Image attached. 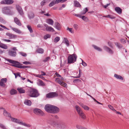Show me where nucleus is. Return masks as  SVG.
<instances>
[{
    "label": "nucleus",
    "mask_w": 129,
    "mask_h": 129,
    "mask_svg": "<svg viewBox=\"0 0 129 129\" xmlns=\"http://www.w3.org/2000/svg\"><path fill=\"white\" fill-rule=\"evenodd\" d=\"M77 57V56L75 54H69L68 58V63L71 64L74 63L76 61Z\"/></svg>",
    "instance_id": "obj_1"
},
{
    "label": "nucleus",
    "mask_w": 129,
    "mask_h": 129,
    "mask_svg": "<svg viewBox=\"0 0 129 129\" xmlns=\"http://www.w3.org/2000/svg\"><path fill=\"white\" fill-rule=\"evenodd\" d=\"M11 118V120L12 121L19 124L20 125H21L27 127H30L31 126V125L29 124H27L25 122H23L21 121H20L19 119H17L12 118V117Z\"/></svg>",
    "instance_id": "obj_2"
},
{
    "label": "nucleus",
    "mask_w": 129,
    "mask_h": 129,
    "mask_svg": "<svg viewBox=\"0 0 129 129\" xmlns=\"http://www.w3.org/2000/svg\"><path fill=\"white\" fill-rule=\"evenodd\" d=\"M75 108L78 113L80 116L83 119H85L86 118L85 115L83 112L80 107L76 105Z\"/></svg>",
    "instance_id": "obj_3"
},
{
    "label": "nucleus",
    "mask_w": 129,
    "mask_h": 129,
    "mask_svg": "<svg viewBox=\"0 0 129 129\" xmlns=\"http://www.w3.org/2000/svg\"><path fill=\"white\" fill-rule=\"evenodd\" d=\"M29 95L31 97H37L39 95L38 91L34 89H31L29 90Z\"/></svg>",
    "instance_id": "obj_4"
},
{
    "label": "nucleus",
    "mask_w": 129,
    "mask_h": 129,
    "mask_svg": "<svg viewBox=\"0 0 129 129\" xmlns=\"http://www.w3.org/2000/svg\"><path fill=\"white\" fill-rule=\"evenodd\" d=\"M17 50L16 47H14L12 49L8 50V54L11 56L15 57L17 55L16 51Z\"/></svg>",
    "instance_id": "obj_5"
},
{
    "label": "nucleus",
    "mask_w": 129,
    "mask_h": 129,
    "mask_svg": "<svg viewBox=\"0 0 129 129\" xmlns=\"http://www.w3.org/2000/svg\"><path fill=\"white\" fill-rule=\"evenodd\" d=\"M7 61L10 63L13 64L12 65V66L20 68L21 65L20 63L18 61L10 59H8Z\"/></svg>",
    "instance_id": "obj_6"
},
{
    "label": "nucleus",
    "mask_w": 129,
    "mask_h": 129,
    "mask_svg": "<svg viewBox=\"0 0 129 129\" xmlns=\"http://www.w3.org/2000/svg\"><path fill=\"white\" fill-rule=\"evenodd\" d=\"M58 95L55 92H51L47 94L46 96L47 98H51L57 97Z\"/></svg>",
    "instance_id": "obj_7"
},
{
    "label": "nucleus",
    "mask_w": 129,
    "mask_h": 129,
    "mask_svg": "<svg viewBox=\"0 0 129 129\" xmlns=\"http://www.w3.org/2000/svg\"><path fill=\"white\" fill-rule=\"evenodd\" d=\"M34 113L37 115L42 116L44 114V113L40 109L35 108L33 110Z\"/></svg>",
    "instance_id": "obj_8"
},
{
    "label": "nucleus",
    "mask_w": 129,
    "mask_h": 129,
    "mask_svg": "<svg viewBox=\"0 0 129 129\" xmlns=\"http://www.w3.org/2000/svg\"><path fill=\"white\" fill-rule=\"evenodd\" d=\"M14 2L13 0H3L0 3L1 4L10 5L12 4Z\"/></svg>",
    "instance_id": "obj_9"
},
{
    "label": "nucleus",
    "mask_w": 129,
    "mask_h": 129,
    "mask_svg": "<svg viewBox=\"0 0 129 129\" xmlns=\"http://www.w3.org/2000/svg\"><path fill=\"white\" fill-rule=\"evenodd\" d=\"M13 7H5L2 8V11L3 13L7 14L8 13L9 10L13 9Z\"/></svg>",
    "instance_id": "obj_10"
},
{
    "label": "nucleus",
    "mask_w": 129,
    "mask_h": 129,
    "mask_svg": "<svg viewBox=\"0 0 129 129\" xmlns=\"http://www.w3.org/2000/svg\"><path fill=\"white\" fill-rule=\"evenodd\" d=\"M55 81H56L60 85L64 87H67V85L66 83L61 81L59 78H57L55 79Z\"/></svg>",
    "instance_id": "obj_11"
},
{
    "label": "nucleus",
    "mask_w": 129,
    "mask_h": 129,
    "mask_svg": "<svg viewBox=\"0 0 129 129\" xmlns=\"http://www.w3.org/2000/svg\"><path fill=\"white\" fill-rule=\"evenodd\" d=\"M52 105H47L45 107V109L47 112L52 113Z\"/></svg>",
    "instance_id": "obj_12"
},
{
    "label": "nucleus",
    "mask_w": 129,
    "mask_h": 129,
    "mask_svg": "<svg viewBox=\"0 0 129 129\" xmlns=\"http://www.w3.org/2000/svg\"><path fill=\"white\" fill-rule=\"evenodd\" d=\"M103 48L106 52L110 54H112L114 53L113 50L106 46H104Z\"/></svg>",
    "instance_id": "obj_13"
},
{
    "label": "nucleus",
    "mask_w": 129,
    "mask_h": 129,
    "mask_svg": "<svg viewBox=\"0 0 129 129\" xmlns=\"http://www.w3.org/2000/svg\"><path fill=\"white\" fill-rule=\"evenodd\" d=\"M16 8L20 15L22 16L23 15V12L21 7L18 5H16Z\"/></svg>",
    "instance_id": "obj_14"
},
{
    "label": "nucleus",
    "mask_w": 129,
    "mask_h": 129,
    "mask_svg": "<svg viewBox=\"0 0 129 129\" xmlns=\"http://www.w3.org/2000/svg\"><path fill=\"white\" fill-rule=\"evenodd\" d=\"M44 25L46 27V31H49L53 32L54 31V29L51 26H48V25L46 24H44Z\"/></svg>",
    "instance_id": "obj_15"
},
{
    "label": "nucleus",
    "mask_w": 129,
    "mask_h": 129,
    "mask_svg": "<svg viewBox=\"0 0 129 129\" xmlns=\"http://www.w3.org/2000/svg\"><path fill=\"white\" fill-rule=\"evenodd\" d=\"M59 109L56 106L52 105V113H56L58 112L59 111Z\"/></svg>",
    "instance_id": "obj_16"
},
{
    "label": "nucleus",
    "mask_w": 129,
    "mask_h": 129,
    "mask_svg": "<svg viewBox=\"0 0 129 129\" xmlns=\"http://www.w3.org/2000/svg\"><path fill=\"white\" fill-rule=\"evenodd\" d=\"M6 34L7 36L9 37L10 39H15L17 37V36L16 35L11 33H7Z\"/></svg>",
    "instance_id": "obj_17"
},
{
    "label": "nucleus",
    "mask_w": 129,
    "mask_h": 129,
    "mask_svg": "<svg viewBox=\"0 0 129 129\" xmlns=\"http://www.w3.org/2000/svg\"><path fill=\"white\" fill-rule=\"evenodd\" d=\"M58 0L55 1L54 0L52 2L50 3L49 4V6L50 7H51L56 4H58L59 3V1Z\"/></svg>",
    "instance_id": "obj_18"
},
{
    "label": "nucleus",
    "mask_w": 129,
    "mask_h": 129,
    "mask_svg": "<svg viewBox=\"0 0 129 129\" xmlns=\"http://www.w3.org/2000/svg\"><path fill=\"white\" fill-rule=\"evenodd\" d=\"M14 21L18 25L20 26L21 25V23L20 20L17 17L14 18Z\"/></svg>",
    "instance_id": "obj_19"
},
{
    "label": "nucleus",
    "mask_w": 129,
    "mask_h": 129,
    "mask_svg": "<svg viewBox=\"0 0 129 129\" xmlns=\"http://www.w3.org/2000/svg\"><path fill=\"white\" fill-rule=\"evenodd\" d=\"M65 124L63 122H61L57 126V128L60 129H63L65 127Z\"/></svg>",
    "instance_id": "obj_20"
},
{
    "label": "nucleus",
    "mask_w": 129,
    "mask_h": 129,
    "mask_svg": "<svg viewBox=\"0 0 129 129\" xmlns=\"http://www.w3.org/2000/svg\"><path fill=\"white\" fill-rule=\"evenodd\" d=\"M55 27L57 30H59L60 29L61 26L60 24L58 22H55L54 24Z\"/></svg>",
    "instance_id": "obj_21"
},
{
    "label": "nucleus",
    "mask_w": 129,
    "mask_h": 129,
    "mask_svg": "<svg viewBox=\"0 0 129 129\" xmlns=\"http://www.w3.org/2000/svg\"><path fill=\"white\" fill-rule=\"evenodd\" d=\"M10 27L13 31L16 33L18 34H21V31L17 28L12 27L11 26Z\"/></svg>",
    "instance_id": "obj_22"
},
{
    "label": "nucleus",
    "mask_w": 129,
    "mask_h": 129,
    "mask_svg": "<svg viewBox=\"0 0 129 129\" xmlns=\"http://www.w3.org/2000/svg\"><path fill=\"white\" fill-rule=\"evenodd\" d=\"M3 114L6 117H10V118H11L10 114L7 112L5 110H4V111Z\"/></svg>",
    "instance_id": "obj_23"
},
{
    "label": "nucleus",
    "mask_w": 129,
    "mask_h": 129,
    "mask_svg": "<svg viewBox=\"0 0 129 129\" xmlns=\"http://www.w3.org/2000/svg\"><path fill=\"white\" fill-rule=\"evenodd\" d=\"M115 11L118 13L120 14L122 13V10L121 9L118 7H116L115 9Z\"/></svg>",
    "instance_id": "obj_24"
},
{
    "label": "nucleus",
    "mask_w": 129,
    "mask_h": 129,
    "mask_svg": "<svg viewBox=\"0 0 129 129\" xmlns=\"http://www.w3.org/2000/svg\"><path fill=\"white\" fill-rule=\"evenodd\" d=\"M114 77L117 79L121 80H123V78L122 77L116 74H114Z\"/></svg>",
    "instance_id": "obj_25"
},
{
    "label": "nucleus",
    "mask_w": 129,
    "mask_h": 129,
    "mask_svg": "<svg viewBox=\"0 0 129 129\" xmlns=\"http://www.w3.org/2000/svg\"><path fill=\"white\" fill-rule=\"evenodd\" d=\"M24 104L30 106L31 104V101L30 100H25L24 102Z\"/></svg>",
    "instance_id": "obj_26"
},
{
    "label": "nucleus",
    "mask_w": 129,
    "mask_h": 129,
    "mask_svg": "<svg viewBox=\"0 0 129 129\" xmlns=\"http://www.w3.org/2000/svg\"><path fill=\"white\" fill-rule=\"evenodd\" d=\"M0 47L5 49H7L8 48L7 46L6 45L1 43H0Z\"/></svg>",
    "instance_id": "obj_27"
},
{
    "label": "nucleus",
    "mask_w": 129,
    "mask_h": 129,
    "mask_svg": "<svg viewBox=\"0 0 129 129\" xmlns=\"http://www.w3.org/2000/svg\"><path fill=\"white\" fill-rule=\"evenodd\" d=\"M17 91L16 90L14 89H12L10 91V93L12 95L15 94H16Z\"/></svg>",
    "instance_id": "obj_28"
},
{
    "label": "nucleus",
    "mask_w": 129,
    "mask_h": 129,
    "mask_svg": "<svg viewBox=\"0 0 129 129\" xmlns=\"http://www.w3.org/2000/svg\"><path fill=\"white\" fill-rule=\"evenodd\" d=\"M47 22L50 25H53L54 21L52 20L51 19H49L47 20Z\"/></svg>",
    "instance_id": "obj_29"
},
{
    "label": "nucleus",
    "mask_w": 129,
    "mask_h": 129,
    "mask_svg": "<svg viewBox=\"0 0 129 129\" xmlns=\"http://www.w3.org/2000/svg\"><path fill=\"white\" fill-rule=\"evenodd\" d=\"M17 90L20 93H24L25 92V90L22 88H18Z\"/></svg>",
    "instance_id": "obj_30"
},
{
    "label": "nucleus",
    "mask_w": 129,
    "mask_h": 129,
    "mask_svg": "<svg viewBox=\"0 0 129 129\" xmlns=\"http://www.w3.org/2000/svg\"><path fill=\"white\" fill-rule=\"evenodd\" d=\"M51 124L55 126L57 128V126L59 124L54 121H52L51 123Z\"/></svg>",
    "instance_id": "obj_31"
},
{
    "label": "nucleus",
    "mask_w": 129,
    "mask_h": 129,
    "mask_svg": "<svg viewBox=\"0 0 129 129\" xmlns=\"http://www.w3.org/2000/svg\"><path fill=\"white\" fill-rule=\"evenodd\" d=\"M36 51L39 53H43L44 52V50L42 48H39L37 49Z\"/></svg>",
    "instance_id": "obj_32"
},
{
    "label": "nucleus",
    "mask_w": 129,
    "mask_h": 129,
    "mask_svg": "<svg viewBox=\"0 0 129 129\" xmlns=\"http://www.w3.org/2000/svg\"><path fill=\"white\" fill-rule=\"evenodd\" d=\"M92 46L94 48L98 51H102V49L100 48L95 45H93Z\"/></svg>",
    "instance_id": "obj_33"
},
{
    "label": "nucleus",
    "mask_w": 129,
    "mask_h": 129,
    "mask_svg": "<svg viewBox=\"0 0 129 129\" xmlns=\"http://www.w3.org/2000/svg\"><path fill=\"white\" fill-rule=\"evenodd\" d=\"M74 4L75 7H79L81 6L79 3L77 1H74Z\"/></svg>",
    "instance_id": "obj_34"
},
{
    "label": "nucleus",
    "mask_w": 129,
    "mask_h": 129,
    "mask_svg": "<svg viewBox=\"0 0 129 129\" xmlns=\"http://www.w3.org/2000/svg\"><path fill=\"white\" fill-rule=\"evenodd\" d=\"M39 82L38 83V85L39 86H44L45 85V84L40 79L38 80Z\"/></svg>",
    "instance_id": "obj_35"
},
{
    "label": "nucleus",
    "mask_w": 129,
    "mask_h": 129,
    "mask_svg": "<svg viewBox=\"0 0 129 129\" xmlns=\"http://www.w3.org/2000/svg\"><path fill=\"white\" fill-rule=\"evenodd\" d=\"M115 44L116 46L119 48H122V46L120 43L117 42H115Z\"/></svg>",
    "instance_id": "obj_36"
},
{
    "label": "nucleus",
    "mask_w": 129,
    "mask_h": 129,
    "mask_svg": "<svg viewBox=\"0 0 129 129\" xmlns=\"http://www.w3.org/2000/svg\"><path fill=\"white\" fill-rule=\"evenodd\" d=\"M103 17H105L106 18H110L111 19H114L115 18V17H114L112 16V15H107L103 16Z\"/></svg>",
    "instance_id": "obj_37"
},
{
    "label": "nucleus",
    "mask_w": 129,
    "mask_h": 129,
    "mask_svg": "<svg viewBox=\"0 0 129 129\" xmlns=\"http://www.w3.org/2000/svg\"><path fill=\"white\" fill-rule=\"evenodd\" d=\"M27 27L28 30L29 31L30 33H32L33 32V30H32V29L31 27V26L30 25H27Z\"/></svg>",
    "instance_id": "obj_38"
},
{
    "label": "nucleus",
    "mask_w": 129,
    "mask_h": 129,
    "mask_svg": "<svg viewBox=\"0 0 129 129\" xmlns=\"http://www.w3.org/2000/svg\"><path fill=\"white\" fill-rule=\"evenodd\" d=\"M64 41L65 43L67 45V46H68L69 45V42L67 39L66 38H64Z\"/></svg>",
    "instance_id": "obj_39"
},
{
    "label": "nucleus",
    "mask_w": 129,
    "mask_h": 129,
    "mask_svg": "<svg viewBox=\"0 0 129 129\" xmlns=\"http://www.w3.org/2000/svg\"><path fill=\"white\" fill-rule=\"evenodd\" d=\"M34 14L33 13H31L28 15V17L30 19L33 18L34 17Z\"/></svg>",
    "instance_id": "obj_40"
},
{
    "label": "nucleus",
    "mask_w": 129,
    "mask_h": 129,
    "mask_svg": "<svg viewBox=\"0 0 129 129\" xmlns=\"http://www.w3.org/2000/svg\"><path fill=\"white\" fill-rule=\"evenodd\" d=\"M8 13H7V15H13L15 12L14 11H13L10 10H9Z\"/></svg>",
    "instance_id": "obj_41"
},
{
    "label": "nucleus",
    "mask_w": 129,
    "mask_h": 129,
    "mask_svg": "<svg viewBox=\"0 0 129 129\" xmlns=\"http://www.w3.org/2000/svg\"><path fill=\"white\" fill-rule=\"evenodd\" d=\"M60 40V38L58 37H56L54 40V42L56 43L58 42Z\"/></svg>",
    "instance_id": "obj_42"
},
{
    "label": "nucleus",
    "mask_w": 129,
    "mask_h": 129,
    "mask_svg": "<svg viewBox=\"0 0 129 129\" xmlns=\"http://www.w3.org/2000/svg\"><path fill=\"white\" fill-rule=\"evenodd\" d=\"M50 37L51 35H50L47 34L44 36V38L46 40L48 38H50Z\"/></svg>",
    "instance_id": "obj_43"
},
{
    "label": "nucleus",
    "mask_w": 129,
    "mask_h": 129,
    "mask_svg": "<svg viewBox=\"0 0 129 129\" xmlns=\"http://www.w3.org/2000/svg\"><path fill=\"white\" fill-rule=\"evenodd\" d=\"M88 11V9L87 8H86L81 12V14L83 15L86 12Z\"/></svg>",
    "instance_id": "obj_44"
},
{
    "label": "nucleus",
    "mask_w": 129,
    "mask_h": 129,
    "mask_svg": "<svg viewBox=\"0 0 129 129\" xmlns=\"http://www.w3.org/2000/svg\"><path fill=\"white\" fill-rule=\"evenodd\" d=\"M81 18L83 20H84L85 21H86L88 20V18L84 16H81Z\"/></svg>",
    "instance_id": "obj_45"
},
{
    "label": "nucleus",
    "mask_w": 129,
    "mask_h": 129,
    "mask_svg": "<svg viewBox=\"0 0 129 129\" xmlns=\"http://www.w3.org/2000/svg\"><path fill=\"white\" fill-rule=\"evenodd\" d=\"M67 30H69L71 33H74V30H72V28H70L69 27H68L67 28Z\"/></svg>",
    "instance_id": "obj_46"
},
{
    "label": "nucleus",
    "mask_w": 129,
    "mask_h": 129,
    "mask_svg": "<svg viewBox=\"0 0 129 129\" xmlns=\"http://www.w3.org/2000/svg\"><path fill=\"white\" fill-rule=\"evenodd\" d=\"M41 75H35V76L37 77L40 78L42 79H44V77L42 76Z\"/></svg>",
    "instance_id": "obj_47"
},
{
    "label": "nucleus",
    "mask_w": 129,
    "mask_h": 129,
    "mask_svg": "<svg viewBox=\"0 0 129 129\" xmlns=\"http://www.w3.org/2000/svg\"><path fill=\"white\" fill-rule=\"evenodd\" d=\"M20 73H14V74L15 75V78H17L18 76H19V77H21V76L20 75Z\"/></svg>",
    "instance_id": "obj_48"
},
{
    "label": "nucleus",
    "mask_w": 129,
    "mask_h": 129,
    "mask_svg": "<svg viewBox=\"0 0 129 129\" xmlns=\"http://www.w3.org/2000/svg\"><path fill=\"white\" fill-rule=\"evenodd\" d=\"M0 21L2 23L5 24L6 22L2 17H0Z\"/></svg>",
    "instance_id": "obj_49"
},
{
    "label": "nucleus",
    "mask_w": 129,
    "mask_h": 129,
    "mask_svg": "<svg viewBox=\"0 0 129 129\" xmlns=\"http://www.w3.org/2000/svg\"><path fill=\"white\" fill-rule=\"evenodd\" d=\"M19 53L20 54L24 57H26L27 56V54L26 53L23 52H19Z\"/></svg>",
    "instance_id": "obj_50"
},
{
    "label": "nucleus",
    "mask_w": 129,
    "mask_h": 129,
    "mask_svg": "<svg viewBox=\"0 0 129 129\" xmlns=\"http://www.w3.org/2000/svg\"><path fill=\"white\" fill-rule=\"evenodd\" d=\"M73 27L76 30H77L78 28V25L76 24H75L73 25Z\"/></svg>",
    "instance_id": "obj_51"
},
{
    "label": "nucleus",
    "mask_w": 129,
    "mask_h": 129,
    "mask_svg": "<svg viewBox=\"0 0 129 129\" xmlns=\"http://www.w3.org/2000/svg\"><path fill=\"white\" fill-rule=\"evenodd\" d=\"M47 0H44L42 1L41 3V5L42 6L44 5L47 2Z\"/></svg>",
    "instance_id": "obj_52"
},
{
    "label": "nucleus",
    "mask_w": 129,
    "mask_h": 129,
    "mask_svg": "<svg viewBox=\"0 0 129 129\" xmlns=\"http://www.w3.org/2000/svg\"><path fill=\"white\" fill-rule=\"evenodd\" d=\"M1 81L4 83L7 82V79L6 78H2L1 79Z\"/></svg>",
    "instance_id": "obj_53"
},
{
    "label": "nucleus",
    "mask_w": 129,
    "mask_h": 129,
    "mask_svg": "<svg viewBox=\"0 0 129 129\" xmlns=\"http://www.w3.org/2000/svg\"><path fill=\"white\" fill-rule=\"evenodd\" d=\"M108 107L111 110L116 111L114 109L113 107L110 105H108Z\"/></svg>",
    "instance_id": "obj_54"
},
{
    "label": "nucleus",
    "mask_w": 129,
    "mask_h": 129,
    "mask_svg": "<svg viewBox=\"0 0 129 129\" xmlns=\"http://www.w3.org/2000/svg\"><path fill=\"white\" fill-rule=\"evenodd\" d=\"M83 108L85 110H88L89 109V108L88 106L84 105V106L83 107Z\"/></svg>",
    "instance_id": "obj_55"
},
{
    "label": "nucleus",
    "mask_w": 129,
    "mask_h": 129,
    "mask_svg": "<svg viewBox=\"0 0 129 129\" xmlns=\"http://www.w3.org/2000/svg\"><path fill=\"white\" fill-rule=\"evenodd\" d=\"M79 76L77 77H75L76 78H79L81 76V74L82 73L81 71L80 70H79Z\"/></svg>",
    "instance_id": "obj_56"
},
{
    "label": "nucleus",
    "mask_w": 129,
    "mask_h": 129,
    "mask_svg": "<svg viewBox=\"0 0 129 129\" xmlns=\"http://www.w3.org/2000/svg\"><path fill=\"white\" fill-rule=\"evenodd\" d=\"M0 86H1L5 87V84L1 81H0Z\"/></svg>",
    "instance_id": "obj_57"
},
{
    "label": "nucleus",
    "mask_w": 129,
    "mask_h": 129,
    "mask_svg": "<svg viewBox=\"0 0 129 129\" xmlns=\"http://www.w3.org/2000/svg\"><path fill=\"white\" fill-rule=\"evenodd\" d=\"M50 59V57H47L45 59H44L43 61L45 62L46 61H48L49 59Z\"/></svg>",
    "instance_id": "obj_58"
},
{
    "label": "nucleus",
    "mask_w": 129,
    "mask_h": 129,
    "mask_svg": "<svg viewBox=\"0 0 129 129\" xmlns=\"http://www.w3.org/2000/svg\"><path fill=\"white\" fill-rule=\"evenodd\" d=\"M81 59L82 61V65L84 67L86 66L87 64L85 62L83 61V60L82 59Z\"/></svg>",
    "instance_id": "obj_59"
},
{
    "label": "nucleus",
    "mask_w": 129,
    "mask_h": 129,
    "mask_svg": "<svg viewBox=\"0 0 129 129\" xmlns=\"http://www.w3.org/2000/svg\"><path fill=\"white\" fill-rule=\"evenodd\" d=\"M121 42L123 43L124 44L126 43V41L125 40L123 39H121L120 40Z\"/></svg>",
    "instance_id": "obj_60"
},
{
    "label": "nucleus",
    "mask_w": 129,
    "mask_h": 129,
    "mask_svg": "<svg viewBox=\"0 0 129 129\" xmlns=\"http://www.w3.org/2000/svg\"><path fill=\"white\" fill-rule=\"evenodd\" d=\"M108 45L110 47H111L112 48H113V46L111 43L109 42H108Z\"/></svg>",
    "instance_id": "obj_61"
},
{
    "label": "nucleus",
    "mask_w": 129,
    "mask_h": 129,
    "mask_svg": "<svg viewBox=\"0 0 129 129\" xmlns=\"http://www.w3.org/2000/svg\"><path fill=\"white\" fill-rule=\"evenodd\" d=\"M29 67L28 66H22L21 65L20 69H24V68H28Z\"/></svg>",
    "instance_id": "obj_62"
},
{
    "label": "nucleus",
    "mask_w": 129,
    "mask_h": 129,
    "mask_svg": "<svg viewBox=\"0 0 129 129\" xmlns=\"http://www.w3.org/2000/svg\"><path fill=\"white\" fill-rule=\"evenodd\" d=\"M23 63L25 64H30V62L27 61L23 62Z\"/></svg>",
    "instance_id": "obj_63"
},
{
    "label": "nucleus",
    "mask_w": 129,
    "mask_h": 129,
    "mask_svg": "<svg viewBox=\"0 0 129 129\" xmlns=\"http://www.w3.org/2000/svg\"><path fill=\"white\" fill-rule=\"evenodd\" d=\"M97 16L99 18H102V17H103L102 15L99 14H98Z\"/></svg>",
    "instance_id": "obj_64"
}]
</instances>
